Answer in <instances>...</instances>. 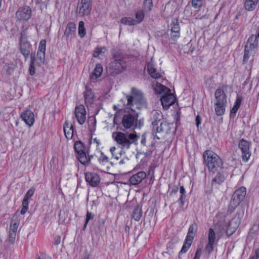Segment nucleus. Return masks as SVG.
Returning <instances> with one entry per match:
<instances>
[{"label":"nucleus","instance_id":"nucleus-51","mask_svg":"<svg viewBox=\"0 0 259 259\" xmlns=\"http://www.w3.org/2000/svg\"><path fill=\"white\" fill-rule=\"evenodd\" d=\"M250 259H258L259 258V248L255 249L254 252L250 257Z\"/></svg>","mask_w":259,"mask_h":259},{"label":"nucleus","instance_id":"nucleus-64","mask_svg":"<svg viewBox=\"0 0 259 259\" xmlns=\"http://www.w3.org/2000/svg\"><path fill=\"white\" fill-rule=\"evenodd\" d=\"M36 259H52V258L49 256L41 255Z\"/></svg>","mask_w":259,"mask_h":259},{"label":"nucleus","instance_id":"nucleus-10","mask_svg":"<svg viewBox=\"0 0 259 259\" xmlns=\"http://www.w3.org/2000/svg\"><path fill=\"white\" fill-rule=\"evenodd\" d=\"M246 194V189L244 187H241L237 189L232 196L231 204L235 207L238 205L244 199Z\"/></svg>","mask_w":259,"mask_h":259},{"label":"nucleus","instance_id":"nucleus-49","mask_svg":"<svg viewBox=\"0 0 259 259\" xmlns=\"http://www.w3.org/2000/svg\"><path fill=\"white\" fill-rule=\"evenodd\" d=\"M257 37L255 35H251L248 38L247 44L257 43Z\"/></svg>","mask_w":259,"mask_h":259},{"label":"nucleus","instance_id":"nucleus-6","mask_svg":"<svg viewBox=\"0 0 259 259\" xmlns=\"http://www.w3.org/2000/svg\"><path fill=\"white\" fill-rule=\"evenodd\" d=\"M28 33L26 29H22L20 32L19 45L20 46V52L26 60L30 54L31 45L28 41Z\"/></svg>","mask_w":259,"mask_h":259},{"label":"nucleus","instance_id":"nucleus-47","mask_svg":"<svg viewBox=\"0 0 259 259\" xmlns=\"http://www.w3.org/2000/svg\"><path fill=\"white\" fill-rule=\"evenodd\" d=\"M94 215L91 212L87 211L86 215L85 222L84 225V227H85L90 220L93 219Z\"/></svg>","mask_w":259,"mask_h":259},{"label":"nucleus","instance_id":"nucleus-53","mask_svg":"<svg viewBox=\"0 0 259 259\" xmlns=\"http://www.w3.org/2000/svg\"><path fill=\"white\" fill-rule=\"evenodd\" d=\"M257 46V43L247 44L245 47H248L249 51L254 49Z\"/></svg>","mask_w":259,"mask_h":259},{"label":"nucleus","instance_id":"nucleus-9","mask_svg":"<svg viewBox=\"0 0 259 259\" xmlns=\"http://www.w3.org/2000/svg\"><path fill=\"white\" fill-rule=\"evenodd\" d=\"M32 15V11L30 7L25 6L19 8L16 13V17L21 22L28 21Z\"/></svg>","mask_w":259,"mask_h":259},{"label":"nucleus","instance_id":"nucleus-37","mask_svg":"<svg viewBox=\"0 0 259 259\" xmlns=\"http://www.w3.org/2000/svg\"><path fill=\"white\" fill-rule=\"evenodd\" d=\"M86 34L84 24L83 21H80L78 25V35L81 38L83 37Z\"/></svg>","mask_w":259,"mask_h":259},{"label":"nucleus","instance_id":"nucleus-28","mask_svg":"<svg viewBox=\"0 0 259 259\" xmlns=\"http://www.w3.org/2000/svg\"><path fill=\"white\" fill-rule=\"evenodd\" d=\"M154 90L158 94L171 92L169 89L158 82H156L154 85Z\"/></svg>","mask_w":259,"mask_h":259},{"label":"nucleus","instance_id":"nucleus-46","mask_svg":"<svg viewBox=\"0 0 259 259\" xmlns=\"http://www.w3.org/2000/svg\"><path fill=\"white\" fill-rule=\"evenodd\" d=\"M16 236V233L9 232V238H8L9 242H10L11 244L13 243L15 241Z\"/></svg>","mask_w":259,"mask_h":259},{"label":"nucleus","instance_id":"nucleus-18","mask_svg":"<svg viewBox=\"0 0 259 259\" xmlns=\"http://www.w3.org/2000/svg\"><path fill=\"white\" fill-rule=\"evenodd\" d=\"M227 104V97L223 89L218 88L214 93V103Z\"/></svg>","mask_w":259,"mask_h":259},{"label":"nucleus","instance_id":"nucleus-12","mask_svg":"<svg viewBox=\"0 0 259 259\" xmlns=\"http://www.w3.org/2000/svg\"><path fill=\"white\" fill-rule=\"evenodd\" d=\"M216 238V234L212 228H209L208 233V242L205 247L207 253H211L214 249V244Z\"/></svg>","mask_w":259,"mask_h":259},{"label":"nucleus","instance_id":"nucleus-60","mask_svg":"<svg viewBox=\"0 0 259 259\" xmlns=\"http://www.w3.org/2000/svg\"><path fill=\"white\" fill-rule=\"evenodd\" d=\"M28 206H29L28 200L23 199V201H22V206L23 207H26V208H28Z\"/></svg>","mask_w":259,"mask_h":259},{"label":"nucleus","instance_id":"nucleus-24","mask_svg":"<svg viewBox=\"0 0 259 259\" xmlns=\"http://www.w3.org/2000/svg\"><path fill=\"white\" fill-rule=\"evenodd\" d=\"M102 72L103 68L102 65L101 64H97L94 71L90 75V78L91 80H96L101 75Z\"/></svg>","mask_w":259,"mask_h":259},{"label":"nucleus","instance_id":"nucleus-54","mask_svg":"<svg viewBox=\"0 0 259 259\" xmlns=\"http://www.w3.org/2000/svg\"><path fill=\"white\" fill-rule=\"evenodd\" d=\"M201 254V249L199 248L197 249L195 254L194 258L193 259H200Z\"/></svg>","mask_w":259,"mask_h":259},{"label":"nucleus","instance_id":"nucleus-4","mask_svg":"<svg viewBox=\"0 0 259 259\" xmlns=\"http://www.w3.org/2000/svg\"><path fill=\"white\" fill-rule=\"evenodd\" d=\"M132 95L126 96L127 106L129 107L132 110H134L133 108L136 105V107L139 108V105L146 106L147 103L146 100L144 98L143 93L136 88H133L131 90Z\"/></svg>","mask_w":259,"mask_h":259},{"label":"nucleus","instance_id":"nucleus-42","mask_svg":"<svg viewBox=\"0 0 259 259\" xmlns=\"http://www.w3.org/2000/svg\"><path fill=\"white\" fill-rule=\"evenodd\" d=\"M46 47V41L45 39L41 40L39 44L37 52L45 53Z\"/></svg>","mask_w":259,"mask_h":259},{"label":"nucleus","instance_id":"nucleus-26","mask_svg":"<svg viewBox=\"0 0 259 259\" xmlns=\"http://www.w3.org/2000/svg\"><path fill=\"white\" fill-rule=\"evenodd\" d=\"M198 226L197 224L193 223L189 227L188 231L186 238L193 240L196 233L197 232Z\"/></svg>","mask_w":259,"mask_h":259},{"label":"nucleus","instance_id":"nucleus-29","mask_svg":"<svg viewBox=\"0 0 259 259\" xmlns=\"http://www.w3.org/2000/svg\"><path fill=\"white\" fill-rule=\"evenodd\" d=\"M77 158L79 161L83 165H87L91 161V158H88L85 152L78 154Z\"/></svg>","mask_w":259,"mask_h":259},{"label":"nucleus","instance_id":"nucleus-35","mask_svg":"<svg viewBox=\"0 0 259 259\" xmlns=\"http://www.w3.org/2000/svg\"><path fill=\"white\" fill-rule=\"evenodd\" d=\"M159 125L156 127V133L166 132L168 130V125L165 122L160 121L159 119Z\"/></svg>","mask_w":259,"mask_h":259},{"label":"nucleus","instance_id":"nucleus-19","mask_svg":"<svg viewBox=\"0 0 259 259\" xmlns=\"http://www.w3.org/2000/svg\"><path fill=\"white\" fill-rule=\"evenodd\" d=\"M146 177V174L144 171H139L130 177V183L132 185H137L145 179Z\"/></svg>","mask_w":259,"mask_h":259},{"label":"nucleus","instance_id":"nucleus-45","mask_svg":"<svg viewBox=\"0 0 259 259\" xmlns=\"http://www.w3.org/2000/svg\"><path fill=\"white\" fill-rule=\"evenodd\" d=\"M249 52L250 51L248 49V47H245L244 50V54L243 59V61L244 63H245L248 61L249 58Z\"/></svg>","mask_w":259,"mask_h":259},{"label":"nucleus","instance_id":"nucleus-13","mask_svg":"<svg viewBox=\"0 0 259 259\" xmlns=\"http://www.w3.org/2000/svg\"><path fill=\"white\" fill-rule=\"evenodd\" d=\"M160 101L163 108L167 109L175 103L176 98L170 92H167L161 97Z\"/></svg>","mask_w":259,"mask_h":259},{"label":"nucleus","instance_id":"nucleus-25","mask_svg":"<svg viewBox=\"0 0 259 259\" xmlns=\"http://www.w3.org/2000/svg\"><path fill=\"white\" fill-rule=\"evenodd\" d=\"M64 133L67 139H71L73 135V126L72 124L69 125L67 121H65L63 126Z\"/></svg>","mask_w":259,"mask_h":259},{"label":"nucleus","instance_id":"nucleus-33","mask_svg":"<svg viewBox=\"0 0 259 259\" xmlns=\"http://www.w3.org/2000/svg\"><path fill=\"white\" fill-rule=\"evenodd\" d=\"M192 241V240L186 238L185 239L184 244H183L182 248L181 251H180L179 253L180 254L186 253L191 246Z\"/></svg>","mask_w":259,"mask_h":259},{"label":"nucleus","instance_id":"nucleus-58","mask_svg":"<svg viewBox=\"0 0 259 259\" xmlns=\"http://www.w3.org/2000/svg\"><path fill=\"white\" fill-rule=\"evenodd\" d=\"M238 110V109L237 108L233 106V107L230 111V116H234L236 114Z\"/></svg>","mask_w":259,"mask_h":259},{"label":"nucleus","instance_id":"nucleus-57","mask_svg":"<svg viewBox=\"0 0 259 259\" xmlns=\"http://www.w3.org/2000/svg\"><path fill=\"white\" fill-rule=\"evenodd\" d=\"M116 150V148L115 147H112L110 149V151L111 152L112 156L116 159L118 160L119 159V157L115 156L114 155V152Z\"/></svg>","mask_w":259,"mask_h":259},{"label":"nucleus","instance_id":"nucleus-20","mask_svg":"<svg viewBox=\"0 0 259 259\" xmlns=\"http://www.w3.org/2000/svg\"><path fill=\"white\" fill-rule=\"evenodd\" d=\"M134 122L135 117L133 115L130 114L123 115L122 120V124L125 128H130L134 125Z\"/></svg>","mask_w":259,"mask_h":259},{"label":"nucleus","instance_id":"nucleus-7","mask_svg":"<svg viewBox=\"0 0 259 259\" xmlns=\"http://www.w3.org/2000/svg\"><path fill=\"white\" fill-rule=\"evenodd\" d=\"M251 143L241 139L238 143V148L241 152V157L243 162H247L251 156V152L250 150Z\"/></svg>","mask_w":259,"mask_h":259},{"label":"nucleus","instance_id":"nucleus-8","mask_svg":"<svg viewBox=\"0 0 259 259\" xmlns=\"http://www.w3.org/2000/svg\"><path fill=\"white\" fill-rule=\"evenodd\" d=\"M92 6V0H78L77 13L80 16L88 15L91 12Z\"/></svg>","mask_w":259,"mask_h":259},{"label":"nucleus","instance_id":"nucleus-39","mask_svg":"<svg viewBox=\"0 0 259 259\" xmlns=\"http://www.w3.org/2000/svg\"><path fill=\"white\" fill-rule=\"evenodd\" d=\"M153 7L152 0H145L144 2V9L145 12H150Z\"/></svg>","mask_w":259,"mask_h":259},{"label":"nucleus","instance_id":"nucleus-15","mask_svg":"<svg viewBox=\"0 0 259 259\" xmlns=\"http://www.w3.org/2000/svg\"><path fill=\"white\" fill-rule=\"evenodd\" d=\"M76 25L73 22H70L67 24L64 33V36L67 40H71L74 37L76 34Z\"/></svg>","mask_w":259,"mask_h":259},{"label":"nucleus","instance_id":"nucleus-17","mask_svg":"<svg viewBox=\"0 0 259 259\" xmlns=\"http://www.w3.org/2000/svg\"><path fill=\"white\" fill-rule=\"evenodd\" d=\"M85 181L92 187H96L100 181V178L95 172H87L85 175Z\"/></svg>","mask_w":259,"mask_h":259},{"label":"nucleus","instance_id":"nucleus-44","mask_svg":"<svg viewBox=\"0 0 259 259\" xmlns=\"http://www.w3.org/2000/svg\"><path fill=\"white\" fill-rule=\"evenodd\" d=\"M171 32H180V27L177 22L173 23L171 24Z\"/></svg>","mask_w":259,"mask_h":259},{"label":"nucleus","instance_id":"nucleus-31","mask_svg":"<svg viewBox=\"0 0 259 259\" xmlns=\"http://www.w3.org/2000/svg\"><path fill=\"white\" fill-rule=\"evenodd\" d=\"M74 149L77 154L84 152L83 144L80 141H77L75 142L74 144Z\"/></svg>","mask_w":259,"mask_h":259},{"label":"nucleus","instance_id":"nucleus-62","mask_svg":"<svg viewBox=\"0 0 259 259\" xmlns=\"http://www.w3.org/2000/svg\"><path fill=\"white\" fill-rule=\"evenodd\" d=\"M195 121L196 125L198 127L199 125L201 123V118L199 116H196Z\"/></svg>","mask_w":259,"mask_h":259},{"label":"nucleus","instance_id":"nucleus-3","mask_svg":"<svg viewBox=\"0 0 259 259\" xmlns=\"http://www.w3.org/2000/svg\"><path fill=\"white\" fill-rule=\"evenodd\" d=\"M112 137L123 149H130L131 145L138 140V136L134 133L124 134L120 132H114L112 133Z\"/></svg>","mask_w":259,"mask_h":259},{"label":"nucleus","instance_id":"nucleus-23","mask_svg":"<svg viewBox=\"0 0 259 259\" xmlns=\"http://www.w3.org/2000/svg\"><path fill=\"white\" fill-rule=\"evenodd\" d=\"M258 4H259L258 0H245L244 8L247 11H253L256 8Z\"/></svg>","mask_w":259,"mask_h":259},{"label":"nucleus","instance_id":"nucleus-59","mask_svg":"<svg viewBox=\"0 0 259 259\" xmlns=\"http://www.w3.org/2000/svg\"><path fill=\"white\" fill-rule=\"evenodd\" d=\"M61 242V237L59 236L55 238L54 244L56 245H59Z\"/></svg>","mask_w":259,"mask_h":259},{"label":"nucleus","instance_id":"nucleus-48","mask_svg":"<svg viewBox=\"0 0 259 259\" xmlns=\"http://www.w3.org/2000/svg\"><path fill=\"white\" fill-rule=\"evenodd\" d=\"M34 190L32 189H29L25 195L24 199L28 200L34 194Z\"/></svg>","mask_w":259,"mask_h":259},{"label":"nucleus","instance_id":"nucleus-5","mask_svg":"<svg viewBox=\"0 0 259 259\" xmlns=\"http://www.w3.org/2000/svg\"><path fill=\"white\" fill-rule=\"evenodd\" d=\"M243 215V213L241 214L239 212H237L235 216L231 220V221L228 223H222L220 224L222 227V229L226 232L228 237L231 236L238 228L240 223L241 217Z\"/></svg>","mask_w":259,"mask_h":259},{"label":"nucleus","instance_id":"nucleus-52","mask_svg":"<svg viewBox=\"0 0 259 259\" xmlns=\"http://www.w3.org/2000/svg\"><path fill=\"white\" fill-rule=\"evenodd\" d=\"M170 36L174 41H176L180 36V32H171Z\"/></svg>","mask_w":259,"mask_h":259},{"label":"nucleus","instance_id":"nucleus-38","mask_svg":"<svg viewBox=\"0 0 259 259\" xmlns=\"http://www.w3.org/2000/svg\"><path fill=\"white\" fill-rule=\"evenodd\" d=\"M107 51L106 47L97 48L93 54V56L95 58L99 57L100 55L104 54Z\"/></svg>","mask_w":259,"mask_h":259},{"label":"nucleus","instance_id":"nucleus-32","mask_svg":"<svg viewBox=\"0 0 259 259\" xmlns=\"http://www.w3.org/2000/svg\"><path fill=\"white\" fill-rule=\"evenodd\" d=\"M121 24L127 25H134L137 24L136 20L131 17H123L120 20Z\"/></svg>","mask_w":259,"mask_h":259},{"label":"nucleus","instance_id":"nucleus-11","mask_svg":"<svg viewBox=\"0 0 259 259\" xmlns=\"http://www.w3.org/2000/svg\"><path fill=\"white\" fill-rule=\"evenodd\" d=\"M74 113L77 122L82 125L86 120V110L83 105H80L75 108Z\"/></svg>","mask_w":259,"mask_h":259},{"label":"nucleus","instance_id":"nucleus-50","mask_svg":"<svg viewBox=\"0 0 259 259\" xmlns=\"http://www.w3.org/2000/svg\"><path fill=\"white\" fill-rule=\"evenodd\" d=\"M241 102H242V98H241V97L238 96L237 97V98H236V101L235 102V104L234 105V106L236 107V108L239 109L240 106V105H241Z\"/></svg>","mask_w":259,"mask_h":259},{"label":"nucleus","instance_id":"nucleus-41","mask_svg":"<svg viewBox=\"0 0 259 259\" xmlns=\"http://www.w3.org/2000/svg\"><path fill=\"white\" fill-rule=\"evenodd\" d=\"M98 161L100 164L105 165L109 162V158L103 152H101V156L98 158Z\"/></svg>","mask_w":259,"mask_h":259},{"label":"nucleus","instance_id":"nucleus-61","mask_svg":"<svg viewBox=\"0 0 259 259\" xmlns=\"http://www.w3.org/2000/svg\"><path fill=\"white\" fill-rule=\"evenodd\" d=\"M141 143L143 146H146V136H145V135H143L142 136V139H141Z\"/></svg>","mask_w":259,"mask_h":259},{"label":"nucleus","instance_id":"nucleus-16","mask_svg":"<svg viewBox=\"0 0 259 259\" xmlns=\"http://www.w3.org/2000/svg\"><path fill=\"white\" fill-rule=\"evenodd\" d=\"M21 118L29 126H32L34 122V113L30 110H26L23 112L21 114Z\"/></svg>","mask_w":259,"mask_h":259},{"label":"nucleus","instance_id":"nucleus-22","mask_svg":"<svg viewBox=\"0 0 259 259\" xmlns=\"http://www.w3.org/2000/svg\"><path fill=\"white\" fill-rule=\"evenodd\" d=\"M226 179V176L224 172L218 171L215 177L211 180L212 187L215 186L217 185H221L223 183Z\"/></svg>","mask_w":259,"mask_h":259},{"label":"nucleus","instance_id":"nucleus-14","mask_svg":"<svg viewBox=\"0 0 259 259\" xmlns=\"http://www.w3.org/2000/svg\"><path fill=\"white\" fill-rule=\"evenodd\" d=\"M83 97L85 103L87 106H91L95 101V94L91 88L85 85V90L83 92Z\"/></svg>","mask_w":259,"mask_h":259},{"label":"nucleus","instance_id":"nucleus-63","mask_svg":"<svg viewBox=\"0 0 259 259\" xmlns=\"http://www.w3.org/2000/svg\"><path fill=\"white\" fill-rule=\"evenodd\" d=\"M180 192L181 194V195L186 196L185 195V189L183 186H181L180 189Z\"/></svg>","mask_w":259,"mask_h":259},{"label":"nucleus","instance_id":"nucleus-2","mask_svg":"<svg viewBox=\"0 0 259 259\" xmlns=\"http://www.w3.org/2000/svg\"><path fill=\"white\" fill-rule=\"evenodd\" d=\"M203 158L210 171L214 173L221 170L223 168L222 160L211 150L205 151L203 153Z\"/></svg>","mask_w":259,"mask_h":259},{"label":"nucleus","instance_id":"nucleus-34","mask_svg":"<svg viewBox=\"0 0 259 259\" xmlns=\"http://www.w3.org/2000/svg\"><path fill=\"white\" fill-rule=\"evenodd\" d=\"M45 53L37 52L35 58V63L37 66H40L44 63Z\"/></svg>","mask_w":259,"mask_h":259},{"label":"nucleus","instance_id":"nucleus-40","mask_svg":"<svg viewBox=\"0 0 259 259\" xmlns=\"http://www.w3.org/2000/svg\"><path fill=\"white\" fill-rule=\"evenodd\" d=\"M145 14L143 10L138 11L136 13L137 24L141 23L144 18Z\"/></svg>","mask_w":259,"mask_h":259},{"label":"nucleus","instance_id":"nucleus-36","mask_svg":"<svg viewBox=\"0 0 259 259\" xmlns=\"http://www.w3.org/2000/svg\"><path fill=\"white\" fill-rule=\"evenodd\" d=\"M142 210L138 207V206H137L134 208V211L133 212V218L135 221H139L142 216Z\"/></svg>","mask_w":259,"mask_h":259},{"label":"nucleus","instance_id":"nucleus-30","mask_svg":"<svg viewBox=\"0 0 259 259\" xmlns=\"http://www.w3.org/2000/svg\"><path fill=\"white\" fill-rule=\"evenodd\" d=\"M30 62L29 67V72L31 75H33L35 73V65H37L35 63V57L34 54L30 55Z\"/></svg>","mask_w":259,"mask_h":259},{"label":"nucleus","instance_id":"nucleus-21","mask_svg":"<svg viewBox=\"0 0 259 259\" xmlns=\"http://www.w3.org/2000/svg\"><path fill=\"white\" fill-rule=\"evenodd\" d=\"M147 68L148 73L151 77L155 79H158L160 78L162 76L161 73L157 71L152 62H150L147 63Z\"/></svg>","mask_w":259,"mask_h":259},{"label":"nucleus","instance_id":"nucleus-55","mask_svg":"<svg viewBox=\"0 0 259 259\" xmlns=\"http://www.w3.org/2000/svg\"><path fill=\"white\" fill-rule=\"evenodd\" d=\"M186 197V196H183V195H181L180 197V198H179L178 201L181 206H183L184 204Z\"/></svg>","mask_w":259,"mask_h":259},{"label":"nucleus","instance_id":"nucleus-43","mask_svg":"<svg viewBox=\"0 0 259 259\" xmlns=\"http://www.w3.org/2000/svg\"><path fill=\"white\" fill-rule=\"evenodd\" d=\"M203 1V0H192V6L195 9L199 8L202 6Z\"/></svg>","mask_w":259,"mask_h":259},{"label":"nucleus","instance_id":"nucleus-1","mask_svg":"<svg viewBox=\"0 0 259 259\" xmlns=\"http://www.w3.org/2000/svg\"><path fill=\"white\" fill-rule=\"evenodd\" d=\"M113 60L108 66V70L109 73L114 76L119 74L124 71L126 68V63L124 59L123 54L117 51L112 54Z\"/></svg>","mask_w":259,"mask_h":259},{"label":"nucleus","instance_id":"nucleus-56","mask_svg":"<svg viewBox=\"0 0 259 259\" xmlns=\"http://www.w3.org/2000/svg\"><path fill=\"white\" fill-rule=\"evenodd\" d=\"M19 225V222L17 221H12L11 226V227H14L18 229V226Z\"/></svg>","mask_w":259,"mask_h":259},{"label":"nucleus","instance_id":"nucleus-27","mask_svg":"<svg viewBox=\"0 0 259 259\" xmlns=\"http://www.w3.org/2000/svg\"><path fill=\"white\" fill-rule=\"evenodd\" d=\"M226 105L224 104L214 103V110L218 116H222L225 113Z\"/></svg>","mask_w":259,"mask_h":259}]
</instances>
